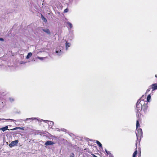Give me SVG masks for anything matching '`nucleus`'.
<instances>
[{
  "instance_id": "f257e3e1",
  "label": "nucleus",
  "mask_w": 157,
  "mask_h": 157,
  "mask_svg": "<svg viewBox=\"0 0 157 157\" xmlns=\"http://www.w3.org/2000/svg\"><path fill=\"white\" fill-rule=\"evenodd\" d=\"M147 101H145L143 100H139L137 102L136 104L137 108V116H139V113L141 110L142 109L144 112L147 109L148 106L147 105Z\"/></svg>"
},
{
  "instance_id": "f03ea898",
  "label": "nucleus",
  "mask_w": 157,
  "mask_h": 157,
  "mask_svg": "<svg viewBox=\"0 0 157 157\" xmlns=\"http://www.w3.org/2000/svg\"><path fill=\"white\" fill-rule=\"evenodd\" d=\"M136 133L137 139H138V138L140 137L142 135V129L140 128L136 129Z\"/></svg>"
},
{
  "instance_id": "7ed1b4c3",
  "label": "nucleus",
  "mask_w": 157,
  "mask_h": 157,
  "mask_svg": "<svg viewBox=\"0 0 157 157\" xmlns=\"http://www.w3.org/2000/svg\"><path fill=\"white\" fill-rule=\"evenodd\" d=\"M19 141L18 140H16L14 141H12L10 144H9V146L10 147H13L17 145V144L18 143Z\"/></svg>"
},
{
  "instance_id": "20e7f679",
  "label": "nucleus",
  "mask_w": 157,
  "mask_h": 157,
  "mask_svg": "<svg viewBox=\"0 0 157 157\" xmlns=\"http://www.w3.org/2000/svg\"><path fill=\"white\" fill-rule=\"evenodd\" d=\"M151 86V87L152 91L157 89V83L153 84Z\"/></svg>"
},
{
  "instance_id": "39448f33",
  "label": "nucleus",
  "mask_w": 157,
  "mask_h": 157,
  "mask_svg": "<svg viewBox=\"0 0 157 157\" xmlns=\"http://www.w3.org/2000/svg\"><path fill=\"white\" fill-rule=\"evenodd\" d=\"M54 143L53 142L50 141H47L45 143V145L47 146L49 145H53L54 144Z\"/></svg>"
},
{
  "instance_id": "423d86ee",
  "label": "nucleus",
  "mask_w": 157,
  "mask_h": 157,
  "mask_svg": "<svg viewBox=\"0 0 157 157\" xmlns=\"http://www.w3.org/2000/svg\"><path fill=\"white\" fill-rule=\"evenodd\" d=\"M42 30L47 33L48 34H50V31L49 29H43Z\"/></svg>"
},
{
  "instance_id": "0eeeda50",
  "label": "nucleus",
  "mask_w": 157,
  "mask_h": 157,
  "mask_svg": "<svg viewBox=\"0 0 157 157\" xmlns=\"http://www.w3.org/2000/svg\"><path fill=\"white\" fill-rule=\"evenodd\" d=\"M8 126H6L5 127L2 128H0V130H2L3 132H4L7 130H8Z\"/></svg>"
},
{
  "instance_id": "6e6552de",
  "label": "nucleus",
  "mask_w": 157,
  "mask_h": 157,
  "mask_svg": "<svg viewBox=\"0 0 157 157\" xmlns=\"http://www.w3.org/2000/svg\"><path fill=\"white\" fill-rule=\"evenodd\" d=\"M66 50H67L68 49V48L71 45V44L70 43L66 42Z\"/></svg>"
},
{
  "instance_id": "1a4fd4ad",
  "label": "nucleus",
  "mask_w": 157,
  "mask_h": 157,
  "mask_svg": "<svg viewBox=\"0 0 157 157\" xmlns=\"http://www.w3.org/2000/svg\"><path fill=\"white\" fill-rule=\"evenodd\" d=\"M96 143L101 148H102V144L98 141L96 140Z\"/></svg>"
},
{
  "instance_id": "9d476101",
  "label": "nucleus",
  "mask_w": 157,
  "mask_h": 157,
  "mask_svg": "<svg viewBox=\"0 0 157 157\" xmlns=\"http://www.w3.org/2000/svg\"><path fill=\"white\" fill-rule=\"evenodd\" d=\"M56 52L57 54V55L58 56L61 55L63 53V52L61 50L59 51L57 50L56 51Z\"/></svg>"
},
{
  "instance_id": "9b49d317",
  "label": "nucleus",
  "mask_w": 157,
  "mask_h": 157,
  "mask_svg": "<svg viewBox=\"0 0 157 157\" xmlns=\"http://www.w3.org/2000/svg\"><path fill=\"white\" fill-rule=\"evenodd\" d=\"M32 55V53L31 52H29L28 53V55H27L26 58L27 59L29 58Z\"/></svg>"
},
{
  "instance_id": "f8f14e48",
  "label": "nucleus",
  "mask_w": 157,
  "mask_h": 157,
  "mask_svg": "<svg viewBox=\"0 0 157 157\" xmlns=\"http://www.w3.org/2000/svg\"><path fill=\"white\" fill-rule=\"evenodd\" d=\"M67 24L68 25V26H69L70 29H71L72 28L73 26L69 22H67Z\"/></svg>"
},
{
  "instance_id": "ddd939ff",
  "label": "nucleus",
  "mask_w": 157,
  "mask_h": 157,
  "mask_svg": "<svg viewBox=\"0 0 157 157\" xmlns=\"http://www.w3.org/2000/svg\"><path fill=\"white\" fill-rule=\"evenodd\" d=\"M33 120H36L37 119L36 118H26L25 120V121Z\"/></svg>"
},
{
  "instance_id": "4468645a",
  "label": "nucleus",
  "mask_w": 157,
  "mask_h": 157,
  "mask_svg": "<svg viewBox=\"0 0 157 157\" xmlns=\"http://www.w3.org/2000/svg\"><path fill=\"white\" fill-rule=\"evenodd\" d=\"M151 98V96L150 94H149L147 97V102H149Z\"/></svg>"
},
{
  "instance_id": "2eb2a0df",
  "label": "nucleus",
  "mask_w": 157,
  "mask_h": 157,
  "mask_svg": "<svg viewBox=\"0 0 157 157\" xmlns=\"http://www.w3.org/2000/svg\"><path fill=\"white\" fill-rule=\"evenodd\" d=\"M137 152H138L137 150L135 151L133 153L132 157H136V155L137 154Z\"/></svg>"
},
{
  "instance_id": "dca6fc26",
  "label": "nucleus",
  "mask_w": 157,
  "mask_h": 157,
  "mask_svg": "<svg viewBox=\"0 0 157 157\" xmlns=\"http://www.w3.org/2000/svg\"><path fill=\"white\" fill-rule=\"evenodd\" d=\"M48 124L50 125V126H52L54 124V123L52 121H48Z\"/></svg>"
},
{
  "instance_id": "f3484780",
  "label": "nucleus",
  "mask_w": 157,
  "mask_h": 157,
  "mask_svg": "<svg viewBox=\"0 0 157 157\" xmlns=\"http://www.w3.org/2000/svg\"><path fill=\"white\" fill-rule=\"evenodd\" d=\"M37 58L39 59H40L42 61L44 60V59L45 58V57H40L39 56H37Z\"/></svg>"
},
{
  "instance_id": "a211bd4d",
  "label": "nucleus",
  "mask_w": 157,
  "mask_h": 157,
  "mask_svg": "<svg viewBox=\"0 0 157 157\" xmlns=\"http://www.w3.org/2000/svg\"><path fill=\"white\" fill-rule=\"evenodd\" d=\"M140 124H139V121H137L136 124V129L138 128V127H140Z\"/></svg>"
},
{
  "instance_id": "6ab92c4d",
  "label": "nucleus",
  "mask_w": 157,
  "mask_h": 157,
  "mask_svg": "<svg viewBox=\"0 0 157 157\" xmlns=\"http://www.w3.org/2000/svg\"><path fill=\"white\" fill-rule=\"evenodd\" d=\"M10 102H12L14 101V99L12 98H10Z\"/></svg>"
},
{
  "instance_id": "aec40b11",
  "label": "nucleus",
  "mask_w": 157,
  "mask_h": 157,
  "mask_svg": "<svg viewBox=\"0 0 157 157\" xmlns=\"http://www.w3.org/2000/svg\"><path fill=\"white\" fill-rule=\"evenodd\" d=\"M11 120V121H15V120H12V119H0V121H1V120Z\"/></svg>"
},
{
  "instance_id": "412c9836",
  "label": "nucleus",
  "mask_w": 157,
  "mask_h": 157,
  "mask_svg": "<svg viewBox=\"0 0 157 157\" xmlns=\"http://www.w3.org/2000/svg\"><path fill=\"white\" fill-rule=\"evenodd\" d=\"M17 129H19V127H16V128H14L13 129H11V130H16Z\"/></svg>"
},
{
  "instance_id": "4be33fe9",
  "label": "nucleus",
  "mask_w": 157,
  "mask_h": 157,
  "mask_svg": "<svg viewBox=\"0 0 157 157\" xmlns=\"http://www.w3.org/2000/svg\"><path fill=\"white\" fill-rule=\"evenodd\" d=\"M43 19H44V21L45 22H46L47 21V20L44 17H43Z\"/></svg>"
},
{
  "instance_id": "5701e85b",
  "label": "nucleus",
  "mask_w": 157,
  "mask_h": 157,
  "mask_svg": "<svg viewBox=\"0 0 157 157\" xmlns=\"http://www.w3.org/2000/svg\"><path fill=\"white\" fill-rule=\"evenodd\" d=\"M150 90H151V88H149L148 89H147V91H146V93H147L148 92L150 91Z\"/></svg>"
},
{
  "instance_id": "b1692460",
  "label": "nucleus",
  "mask_w": 157,
  "mask_h": 157,
  "mask_svg": "<svg viewBox=\"0 0 157 157\" xmlns=\"http://www.w3.org/2000/svg\"><path fill=\"white\" fill-rule=\"evenodd\" d=\"M68 11V9H65L64 10V12L67 13Z\"/></svg>"
},
{
  "instance_id": "393cba45",
  "label": "nucleus",
  "mask_w": 157,
  "mask_h": 157,
  "mask_svg": "<svg viewBox=\"0 0 157 157\" xmlns=\"http://www.w3.org/2000/svg\"><path fill=\"white\" fill-rule=\"evenodd\" d=\"M105 151L107 154H109L110 153V152L108 151L106 149H105Z\"/></svg>"
},
{
  "instance_id": "a878e982",
  "label": "nucleus",
  "mask_w": 157,
  "mask_h": 157,
  "mask_svg": "<svg viewBox=\"0 0 157 157\" xmlns=\"http://www.w3.org/2000/svg\"><path fill=\"white\" fill-rule=\"evenodd\" d=\"M74 155L73 153H72L70 155V157H74Z\"/></svg>"
},
{
  "instance_id": "bb28decb",
  "label": "nucleus",
  "mask_w": 157,
  "mask_h": 157,
  "mask_svg": "<svg viewBox=\"0 0 157 157\" xmlns=\"http://www.w3.org/2000/svg\"><path fill=\"white\" fill-rule=\"evenodd\" d=\"M19 129H20V130H24V128H20V127H19Z\"/></svg>"
},
{
  "instance_id": "cd10ccee",
  "label": "nucleus",
  "mask_w": 157,
  "mask_h": 157,
  "mask_svg": "<svg viewBox=\"0 0 157 157\" xmlns=\"http://www.w3.org/2000/svg\"><path fill=\"white\" fill-rule=\"evenodd\" d=\"M0 40L1 41H3L4 39L2 38H0Z\"/></svg>"
},
{
  "instance_id": "c85d7f7f",
  "label": "nucleus",
  "mask_w": 157,
  "mask_h": 157,
  "mask_svg": "<svg viewBox=\"0 0 157 157\" xmlns=\"http://www.w3.org/2000/svg\"><path fill=\"white\" fill-rule=\"evenodd\" d=\"M19 121H24L25 120H22V119H20V120H19Z\"/></svg>"
},
{
  "instance_id": "c756f323",
  "label": "nucleus",
  "mask_w": 157,
  "mask_h": 157,
  "mask_svg": "<svg viewBox=\"0 0 157 157\" xmlns=\"http://www.w3.org/2000/svg\"><path fill=\"white\" fill-rule=\"evenodd\" d=\"M42 121H44L45 122H46L47 121H47V120H42Z\"/></svg>"
},
{
  "instance_id": "7c9ffc66",
  "label": "nucleus",
  "mask_w": 157,
  "mask_h": 157,
  "mask_svg": "<svg viewBox=\"0 0 157 157\" xmlns=\"http://www.w3.org/2000/svg\"><path fill=\"white\" fill-rule=\"evenodd\" d=\"M155 77L156 78H157V75H155Z\"/></svg>"
},
{
  "instance_id": "2f4dec72",
  "label": "nucleus",
  "mask_w": 157,
  "mask_h": 157,
  "mask_svg": "<svg viewBox=\"0 0 157 157\" xmlns=\"http://www.w3.org/2000/svg\"><path fill=\"white\" fill-rule=\"evenodd\" d=\"M141 155H139L138 156V157H141Z\"/></svg>"
}]
</instances>
